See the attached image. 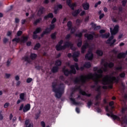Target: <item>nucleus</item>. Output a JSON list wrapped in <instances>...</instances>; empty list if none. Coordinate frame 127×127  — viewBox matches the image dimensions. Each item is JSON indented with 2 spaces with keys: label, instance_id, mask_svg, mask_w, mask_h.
I'll list each match as a JSON object with an SVG mask.
<instances>
[{
  "label": "nucleus",
  "instance_id": "nucleus-59",
  "mask_svg": "<svg viewBox=\"0 0 127 127\" xmlns=\"http://www.w3.org/2000/svg\"><path fill=\"white\" fill-rule=\"evenodd\" d=\"M27 83H28V84H29V83H31V82H32V78H28L26 80Z\"/></svg>",
  "mask_w": 127,
  "mask_h": 127
},
{
  "label": "nucleus",
  "instance_id": "nucleus-54",
  "mask_svg": "<svg viewBox=\"0 0 127 127\" xmlns=\"http://www.w3.org/2000/svg\"><path fill=\"white\" fill-rule=\"evenodd\" d=\"M74 91H77V90H81V86H76V87L73 88Z\"/></svg>",
  "mask_w": 127,
  "mask_h": 127
},
{
  "label": "nucleus",
  "instance_id": "nucleus-13",
  "mask_svg": "<svg viewBox=\"0 0 127 127\" xmlns=\"http://www.w3.org/2000/svg\"><path fill=\"white\" fill-rule=\"evenodd\" d=\"M104 66L105 68H108L109 67V68H112L115 66V64L113 62H110V63L106 62L104 64Z\"/></svg>",
  "mask_w": 127,
  "mask_h": 127
},
{
  "label": "nucleus",
  "instance_id": "nucleus-49",
  "mask_svg": "<svg viewBox=\"0 0 127 127\" xmlns=\"http://www.w3.org/2000/svg\"><path fill=\"white\" fill-rule=\"evenodd\" d=\"M73 65L74 66V68H75L77 71H79V70H80V68H79V65L77 63H75L74 65Z\"/></svg>",
  "mask_w": 127,
  "mask_h": 127
},
{
  "label": "nucleus",
  "instance_id": "nucleus-19",
  "mask_svg": "<svg viewBox=\"0 0 127 127\" xmlns=\"http://www.w3.org/2000/svg\"><path fill=\"white\" fill-rule=\"evenodd\" d=\"M25 127H33V124L30 123L29 124V120L27 119L25 122Z\"/></svg>",
  "mask_w": 127,
  "mask_h": 127
},
{
  "label": "nucleus",
  "instance_id": "nucleus-22",
  "mask_svg": "<svg viewBox=\"0 0 127 127\" xmlns=\"http://www.w3.org/2000/svg\"><path fill=\"white\" fill-rule=\"evenodd\" d=\"M96 54H97V56H99L100 57L104 55V53L103 52V51L101 50H96Z\"/></svg>",
  "mask_w": 127,
  "mask_h": 127
},
{
  "label": "nucleus",
  "instance_id": "nucleus-55",
  "mask_svg": "<svg viewBox=\"0 0 127 127\" xmlns=\"http://www.w3.org/2000/svg\"><path fill=\"white\" fill-rule=\"evenodd\" d=\"M56 21H57V19H56L55 17L53 18L51 21V24H54Z\"/></svg>",
  "mask_w": 127,
  "mask_h": 127
},
{
  "label": "nucleus",
  "instance_id": "nucleus-58",
  "mask_svg": "<svg viewBox=\"0 0 127 127\" xmlns=\"http://www.w3.org/2000/svg\"><path fill=\"white\" fill-rule=\"evenodd\" d=\"M38 36L37 34H35L34 32H33V39H37Z\"/></svg>",
  "mask_w": 127,
  "mask_h": 127
},
{
  "label": "nucleus",
  "instance_id": "nucleus-5",
  "mask_svg": "<svg viewBox=\"0 0 127 127\" xmlns=\"http://www.w3.org/2000/svg\"><path fill=\"white\" fill-rule=\"evenodd\" d=\"M71 0H66V4L71 8V10H73L71 12L72 16L76 17L78 16V15L81 12V10L80 9H77L75 10V7L77 6V4L76 3H71Z\"/></svg>",
  "mask_w": 127,
  "mask_h": 127
},
{
  "label": "nucleus",
  "instance_id": "nucleus-10",
  "mask_svg": "<svg viewBox=\"0 0 127 127\" xmlns=\"http://www.w3.org/2000/svg\"><path fill=\"white\" fill-rule=\"evenodd\" d=\"M109 113H110L111 115V118H112V119H113L114 121H116V120H117L119 122L121 121V118L117 115H114V113H113V111H109Z\"/></svg>",
  "mask_w": 127,
  "mask_h": 127
},
{
  "label": "nucleus",
  "instance_id": "nucleus-56",
  "mask_svg": "<svg viewBox=\"0 0 127 127\" xmlns=\"http://www.w3.org/2000/svg\"><path fill=\"white\" fill-rule=\"evenodd\" d=\"M100 96H101V93H99L98 94H97L95 96V100H96V101H98L99 100V99H100Z\"/></svg>",
  "mask_w": 127,
  "mask_h": 127
},
{
  "label": "nucleus",
  "instance_id": "nucleus-21",
  "mask_svg": "<svg viewBox=\"0 0 127 127\" xmlns=\"http://www.w3.org/2000/svg\"><path fill=\"white\" fill-rule=\"evenodd\" d=\"M59 70V67L55 65L52 67L51 71L53 73H57Z\"/></svg>",
  "mask_w": 127,
  "mask_h": 127
},
{
  "label": "nucleus",
  "instance_id": "nucleus-3",
  "mask_svg": "<svg viewBox=\"0 0 127 127\" xmlns=\"http://www.w3.org/2000/svg\"><path fill=\"white\" fill-rule=\"evenodd\" d=\"M119 82V79L116 77V76H111L109 75H106L104 79L102 80V84L106 86V85H109L108 86L109 89H113V85L114 83H118Z\"/></svg>",
  "mask_w": 127,
  "mask_h": 127
},
{
  "label": "nucleus",
  "instance_id": "nucleus-4",
  "mask_svg": "<svg viewBox=\"0 0 127 127\" xmlns=\"http://www.w3.org/2000/svg\"><path fill=\"white\" fill-rule=\"evenodd\" d=\"M64 41L63 40H61L59 42L58 44L56 46V49L57 51H61L62 50H65L66 48H73V46H74V44L69 41H66L65 43L62 46Z\"/></svg>",
  "mask_w": 127,
  "mask_h": 127
},
{
  "label": "nucleus",
  "instance_id": "nucleus-36",
  "mask_svg": "<svg viewBox=\"0 0 127 127\" xmlns=\"http://www.w3.org/2000/svg\"><path fill=\"white\" fill-rule=\"evenodd\" d=\"M110 32L112 34V35H116V34H117V33H118V31H116L115 30H114V29H112V28H110Z\"/></svg>",
  "mask_w": 127,
  "mask_h": 127
},
{
  "label": "nucleus",
  "instance_id": "nucleus-51",
  "mask_svg": "<svg viewBox=\"0 0 127 127\" xmlns=\"http://www.w3.org/2000/svg\"><path fill=\"white\" fill-rule=\"evenodd\" d=\"M114 105H115V102H114V101H111L109 103V106L110 107H111L112 109H114V108H115V107L113 106Z\"/></svg>",
  "mask_w": 127,
  "mask_h": 127
},
{
  "label": "nucleus",
  "instance_id": "nucleus-60",
  "mask_svg": "<svg viewBox=\"0 0 127 127\" xmlns=\"http://www.w3.org/2000/svg\"><path fill=\"white\" fill-rule=\"evenodd\" d=\"M76 22L77 25H80L81 22H82V21L80 19H77L76 21Z\"/></svg>",
  "mask_w": 127,
  "mask_h": 127
},
{
  "label": "nucleus",
  "instance_id": "nucleus-7",
  "mask_svg": "<svg viewBox=\"0 0 127 127\" xmlns=\"http://www.w3.org/2000/svg\"><path fill=\"white\" fill-rule=\"evenodd\" d=\"M94 58V54L91 50H89L85 56V59L88 61H92Z\"/></svg>",
  "mask_w": 127,
  "mask_h": 127
},
{
  "label": "nucleus",
  "instance_id": "nucleus-38",
  "mask_svg": "<svg viewBox=\"0 0 127 127\" xmlns=\"http://www.w3.org/2000/svg\"><path fill=\"white\" fill-rule=\"evenodd\" d=\"M40 115H41V111L39 110V113L35 114V120H38L40 117Z\"/></svg>",
  "mask_w": 127,
  "mask_h": 127
},
{
  "label": "nucleus",
  "instance_id": "nucleus-41",
  "mask_svg": "<svg viewBox=\"0 0 127 127\" xmlns=\"http://www.w3.org/2000/svg\"><path fill=\"white\" fill-rule=\"evenodd\" d=\"M68 30H70V34H74L76 32V29L73 27L71 29H68Z\"/></svg>",
  "mask_w": 127,
  "mask_h": 127
},
{
  "label": "nucleus",
  "instance_id": "nucleus-8",
  "mask_svg": "<svg viewBox=\"0 0 127 127\" xmlns=\"http://www.w3.org/2000/svg\"><path fill=\"white\" fill-rule=\"evenodd\" d=\"M89 47H90V44H89V43L88 42H86L83 45H82V46L81 47V53L82 54H84V53H85V52H86V50L87 48H89Z\"/></svg>",
  "mask_w": 127,
  "mask_h": 127
},
{
  "label": "nucleus",
  "instance_id": "nucleus-64",
  "mask_svg": "<svg viewBox=\"0 0 127 127\" xmlns=\"http://www.w3.org/2000/svg\"><path fill=\"white\" fill-rule=\"evenodd\" d=\"M2 111H0V121H2L3 120V116L1 114Z\"/></svg>",
  "mask_w": 127,
  "mask_h": 127
},
{
  "label": "nucleus",
  "instance_id": "nucleus-17",
  "mask_svg": "<svg viewBox=\"0 0 127 127\" xmlns=\"http://www.w3.org/2000/svg\"><path fill=\"white\" fill-rule=\"evenodd\" d=\"M54 17V15H53V13H49L47 15H45L44 17V19L45 20H47L48 18H53Z\"/></svg>",
  "mask_w": 127,
  "mask_h": 127
},
{
  "label": "nucleus",
  "instance_id": "nucleus-28",
  "mask_svg": "<svg viewBox=\"0 0 127 127\" xmlns=\"http://www.w3.org/2000/svg\"><path fill=\"white\" fill-rule=\"evenodd\" d=\"M28 40V36H25L23 37V39L20 40V42L22 43H25L27 42Z\"/></svg>",
  "mask_w": 127,
  "mask_h": 127
},
{
  "label": "nucleus",
  "instance_id": "nucleus-57",
  "mask_svg": "<svg viewBox=\"0 0 127 127\" xmlns=\"http://www.w3.org/2000/svg\"><path fill=\"white\" fill-rule=\"evenodd\" d=\"M116 70H117V71H122L123 70V66H118L116 67Z\"/></svg>",
  "mask_w": 127,
  "mask_h": 127
},
{
  "label": "nucleus",
  "instance_id": "nucleus-30",
  "mask_svg": "<svg viewBox=\"0 0 127 127\" xmlns=\"http://www.w3.org/2000/svg\"><path fill=\"white\" fill-rule=\"evenodd\" d=\"M42 31V29L41 27H38L36 29V30L33 32L35 34H37L38 33H40Z\"/></svg>",
  "mask_w": 127,
  "mask_h": 127
},
{
  "label": "nucleus",
  "instance_id": "nucleus-53",
  "mask_svg": "<svg viewBox=\"0 0 127 127\" xmlns=\"http://www.w3.org/2000/svg\"><path fill=\"white\" fill-rule=\"evenodd\" d=\"M120 77L121 78H125L126 77V73L122 72L120 74Z\"/></svg>",
  "mask_w": 127,
  "mask_h": 127
},
{
  "label": "nucleus",
  "instance_id": "nucleus-16",
  "mask_svg": "<svg viewBox=\"0 0 127 127\" xmlns=\"http://www.w3.org/2000/svg\"><path fill=\"white\" fill-rule=\"evenodd\" d=\"M84 36L87 38V40H93V39H94V36L93 34H85Z\"/></svg>",
  "mask_w": 127,
  "mask_h": 127
},
{
  "label": "nucleus",
  "instance_id": "nucleus-46",
  "mask_svg": "<svg viewBox=\"0 0 127 127\" xmlns=\"http://www.w3.org/2000/svg\"><path fill=\"white\" fill-rule=\"evenodd\" d=\"M78 42L77 43V46L79 48L82 46V39H78Z\"/></svg>",
  "mask_w": 127,
  "mask_h": 127
},
{
  "label": "nucleus",
  "instance_id": "nucleus-35",
  "mask_svg": "<svg viewBox=\"0 0 127 127\" xmlns=\"http://www.w3.org/2000/svg\"><path fill=\"white\" fill-rule=\"evenodd\" d=\"M69 100L70 101H71V102H72L73 105H79V103L76 102V100H75V99L73 98L72 97L70 98Z\"/></svg>",
  "mask_w": 127,
  "mask_h": 127
},
{
  "label": "nucleus",
  "instance_id": "nucleus-37",
  "mask_svg": "<svg viewBox=\"0 0 127 127\" xmlns=\"http://www.w3.org/2000/svg\"><path fill=\"white\" fill-rule=\"evenodd\" d=\"M75 37H79V39H82V36H83V33L80 32L78 34H75Z\"/></svg>",
  "mask_w": 127,
  "mask_h": 127
},
{
  "label": "nucleus",
  "instance_id": "nucleus-1",
  "mask_svg": "<svg viewBox=\"0 0 127 127\" xmlns=\"http://www.w3.org/2000/svg\"><path fill=\"white\" fill-rule=\"evenodd\" d=\"M103 72L104 71L102 70V69L100 68L98 69L97 73L95 72L94 74L90 73L87 76H84L82 75L80 76L79 78V77H77L74 79V80H73V82L76 85L80 84V82H81V83L84 84V83H86V80H90V79H91L90 77H99L100 78H101V77H103Z\"/></svg>",
  "mask_w": 127,
  "mask_h": 127
},
{
  "label": "nucleus",
  "instance_id": "nucleus-50",
  "mask_svg": "<svg viewBox=\"0 0 127 127\" xmlns=\"http://www.w3.org/2000/svg\"><path fill=\"white\" fill-rule=\"evenodd\" d=\"M119 28H120V26H119V25H115L113 29L117 32H119Z\"/></svg>",
  "mask_w": 127,
  "mask_h": 127
},
{
  "label": "nucleus",
  "instance_id": "nucleus-15",
  "mask_svg": "<svg viewBox=\"0 0 127 127\" xmlns=\"http://www.w3.org/2000/svg\"><path fill=\"white\" fill-rule=\"evenodd\" d=\"M54 28H55V24H51L50 25V27H47L46 29H47L49 33H50V32H51V31H52Z\"/></svg>",
  "mask_w": 127,
  "mask_h": 127
},
{
  "label": "nucleus",
  "instance_id": "nucleus-48",
  "mask_svg": "<svg viewBox=\"0 0 127 127\" xmlns=\"http://www.w3.org/2000/svg\"><path fill=\"white\" fill-rule=\"evenodd\" d=\"M122 120H123V123H124V124H127V116L122 117Z\"/></svg>",
  "mask_w": 127,
  "mask_h": 127
},
{
  "label": "nucleus",
  "instance_id": "nucleus-32",
  "mask_svg": "<svg viewBox=\"0 0 127 127\" xmlns=\"http://www.w3.org/2000/svg\"><path fill=\"white\" fill-rule=\"evenodd\" d=\"M40 47H41V45L40 44V43H38L36 44V45L34 47V50H38V49H39Z\"/></svg>",
  "mask_w": 127,
  "mask_h": 127
},
{
  "label": "nucleus",
  "instance_id": "nucleus-33",
  "mask_svg": "<svg viewBox=\"0 0 127 127\" xmlns=\"http://www.w3.org/2000/svg\"><path fill=\"white\" fill-rule=\"evenodd\" d=\"M24 97H25V94L24 93H22L20 94V99L23 102L25 101V99H24Z\"/></svg>",
  "mask_w": 127,
  "mask_h": 127
},
{
  "label": "nucleus",
  "instance_id": "nucleus-61",
  "mask_svg": "<svg viewBox=\"0 0 127 127\" xmlns=\"http://www.w3.org/2000/svg\"><path fill=\"white\" fill-rule=\"evenodd\" d=\"M80 94H81V95H82V96H86L87 93H86L85 91H83L82 90H80L79 91Z\"/></svg>",
  "mask_w": 127,
  "mask_h": 127
},
{
  "label": "nucleus",
  "instance_id": "nucleus-62",
  "mask_svg": "<svg viewBox=\"0 0 127 127\" xmlns=\"http://www.w3.org/2000/svg\"><path fill=\"white\" fill-rule=\"evenodd\" d=\"M71 38V34H68L66 35V36L65 37V39L68 40V39H70Z\"/></svg>",
  "mask_w": 127,
  "mask_h": 127
},
{
  "label": "nucleus",
  "instance_id": "nucleus-18",
  "mask_svg": "<svg viewBox=\"0 0 127 127\" xmlns=\"http://www.w3.org/2000/svg\"><path fill=\"white\" fill-rule=\"evenodd\" d=\"M82 5L84 10H88L90 8V4L88 2L83 3Z\"/></svg>",
  "mask_w": 127,
  "mask_h": 127
},
{
  "label": "nucleus",
  "instance_id": "nucleus-29",
  "mask_svg": "<svg viewBox=\"0 0 127 127\" xmlns=\"http://www.w3.org/2000/svg\"><path fill=\"white\" fill-rule=\"evenodd\" d=\"M80 56V52H74L72 54V58H78Z\"/></svg>",
  "mask_w": 127,
  "mask_h": 127
},
{
  "label": "nucleus",
  "instance_id": "nucleus-40",
  "mask_svg": "<svg viewBox=\"0 0 127 127\" xmlns=\"http://www.w3.org/2000/svg\"><path fill=\"white\" fill-rule=\"evenodd\" d=\"M49 32H48V31L45 29V31H44L41 34V36L42 37H43V36H44V35H45V34H49Z\"/></svg>",
  "mask_w": 127,
  "mask_h": 127
},
{
  "label": "nucleus",
  "instance_id": "nucleus-20",
  "mask_svg": "<svg viewBox=\"0 0 127 127\" xmlns=\"http://www.w3.org/2000/svg\"><path fill=\"white\" fill-rule=\"evenodd\" d=\"M126 58V54L125 53H120L118 54L117 56V58L118 59H122V58Z\"/></svg>",
  "mask_w": 127,
  "mask_h": 127
},
{
  "label": "nucleus",
  "instance_id": "nucleus-45",
  "mask_svg": "<svg viewBox=\"0 0 127 127\" xmlns=\"http://www.w3.org/2000/svg\"><path fill=\"white\" fill-rule=\"evenodd\" d=\"M116 41L117 40L114 39L112 42H110V43H107V44H110V46H115V45H116L115 43H116Z\"/></svg>",
  "mask_w": 127,
  "mask_h": 127
},
{
  "label": "nucleus",
  "instance_id": "nucleus-52",
  "mask_svg": "<svg viewBox=\"0 0 127 127\" xmlns=\"http://www.w3.org/2000/svg\"><path fill=\"white\" fill-rule=\"evenodd\" d=\"M127 0H123L122 1V3L123 6H126V5L127 4Z\"/></svg>",
  "mask_w": 127,
  "mask_h": 127
},
{
  "label": "nucleus",
  "instance_id": "nucleus-43",
  "mask_svg": "<svg viewBox=\"0 0 127 127\" xmlns=\"http://www.w3.org/2000/svg\"><path fill=\"white\" fill-rule=\"evenodd\" d=\"M56 32L52 33L51 35V37L52 39H53V40H55L56 39Z\"/></svg>",
  "mask_w": 127,
  "mask_h": 127
},
{
  "label": "nucleus",
  "instance_id": "nucleus-44",
  "mask_svg": "<svg viewBox=\"0 0 127 127\" xmlns=\"http://www.w3.org/2000/svg\"><path fill=\"white\" fill-rule=\"evenodd\" d=\"M12 59L11 58H9L6 62V66L7 67H9L10 65V63Z\"/></svg>",
  "mask_w": 127,
  "mask_h": 127
},
{
  "label": "nucleus",
  "instance_id": "nucleus-14",
  "mask_svg": "<svg viewBox=\"0 0 127 127\" xmlns=\"http://www.w3.org/2000/svg\"><path fill=\"white\" fill-rule=\"evenodd\" d=\"M30 104H27L24 107L23 109V113H26L27 112H28V111L30 110Z\"/></svg>",
  "mask_w": 127,
  "mask_h": 127
},
{
  "label": "nucleus",
  "instance_id": "nucleus-25",
  "mask_svg": "<svg viewBox=\"0 0 127 127\" xmlns=\"http://www.w3.org/2000/svg\"><path fill=\"white\" fill-rule=\"evenodd\" d=\"M42 20V18H41V17H40V18L37 19L33 22L34 25H37V24H38V23H40V22H41Z\"/></svg>",
  "mask_w": 127,
  "mask_h": 127
},
{
  "label": "nucleus",
  "instance_id": "nucleus-63",
  "mask_svg": "<svg viewBox=\"0 0 127 127\" xmlns=\"http://www.w3.org/2000/svg\"><path fill=\"white\" fill-rule=\"evenodd\" d=\"M9 106V103L6 102V103L4 104V109H6Z\"/></svg>",
  "mask_w": 127,
  "mask_h": 127
},
{
  "label": "nucleus",
  "instance_id": "nucleus-42",
  "mask_svg": "<svg viewBox=\"0 0 127 127\" xmlns=\"http://www.w3.org/2000/svg\"><path fill=\"white\" fill-rule=\"evenodd\" d=\"M92 105H93V102H92V100H90L87 103V107L88 109H90Z\"/></svg>",
  "mask_w": 127,
  "mask_h": 127
},
{
  "label": "nucleus",
  "instance_id": "nucleus-34",
  "mask_svg": "<svg viewBox=\"0 0 127 127\" xmlns=\"http://www.w3.org/2000/svg\"><path fill=\"white\" fill-rule=\"evenodd\" d=\"M67 26L68 27V29H71V28L73 27V25L72 24V21H68L67 23Z\"/></svg>",
  "mask_w": 127,
  "mask_h": 127
},
{
  "label": "nucleus",
  "instance_id": "nucleus-39",
  "mask_svg": "<svg viewBox=\"0 0 127 127\" xmlns=\"http://www.w3.org/2000/svg\"><path fill=\"white\" fill-rule=\"evenodd\" d=\"M20 41V39L19 38H15L12 40V42H16L17 43H19Z\"/></svg>",
  "mask_w": 127,
  "mask_h": 127
},
{
  "label": "nucleus",
  "instance_id": "nucleus-47",
  "mask_svg": "<svg viewBox=\"0 0 127 127\" xmlns=\"http://www.w3.org/2000/svg\"><path fill=\"white\" fill-rule=\"evenodd\" d=\"M114 39V36H110L109 39L107 40V43H111V41Z\"/></svg>",
  "mask_w": 127,
  "mask_h": 127
},
{
  "label": "nucleus",
  "instance_id": "nucleus-6",
  "mask_svg": "<svg viewBox=\"0 0 127 127\" xmlns=\"http://www.w3.org/2000/svg\"><path fill=\"white\" fill-rule=\"evenodd\" d=\"M70 69L71 70H69V69H65V68H63V72L66 77H68V76L71 75V74H74L75 75L77 73V71L76 70V69L74 68V65H71L70 66Z\"/></svg>",
  "mask_w": 127,
  "mask_h": 127
},
{
  "label": "nucleus",
  "instance_id": "nucleus-24",
  "mask_svg": "<svg viewBox=\"0 0 127 127\" xmlns=\"http://www.w3.org/2000/svg\"><path fill=\"white\" fill-rule=\"evenodd\" d=\"M83 66L84 68L89 69V68H91V66H92V65L91 64V63H90V62H88L85 63V64H83Z\"/></svg>",
  "mask_w": 127,
  "mask_h": 127
},
{
  "label": "nucleus",
  "instance_id": "nucleus-23",
  "mask_svg": "<svg viewBox=\"0 0 127 127\" xmlns=\"http://www.w3.org/2000/svg\"><path fill=\"white\" fill-rule=\"evenodd\" d=\"M55 66H57V67H60L61 65H62V61L60 60H58L55 61Z\"/></svg>",
  "mask_w": 127,
  "mask_h": 127
},
{
  "label": "nucleus",
  "instance_id": "nucleus-2",
  "mask_svg": "<svg viewBox=\"0 0 127 127\" xmlns=\"http://www.w3.org/2000/svg\"><path fill=\"white\" fill-rule=\"evenodd\" d=\"M57 82H53L52 83V88L53 92L55 93V97L57 98V99H60L63 94H64V91H65V86H64V84L61 83L60 84L59 87H57Z\"/></svg>",
  "mask_w": 127,
  "mask_h": 127
},
{
  "label": "nucleus",
  "instance_id": "nucleus-11",
  "mask_svg": "<svg viewBox=\"0 0 127 127\" xmlns=\"http://www.w3.org/2000/svg\"><path fill=\"white\" fill-rule=\"evenodd\" d=\"M45 8L44 7H41L39 8L37 12L38 16H41L44 13Z\"/></svg>",
  "mask_w": 127,
  "mask_h": 127
},
{
  "label": "nucleus",
  "instance_id": "nucleus-31",
  "mask_svg": "<svg viewBox=\"0 0 127 127\" xmlns=\"http://www.w3.org/2000/svg\"><path fill=\"white\" fill-rule=\"evenodd\" d=\"M100 36L102 38H109V37H110V33H105L104 34H102Z\"/></svg>",
  "mask_w": 127,
  "mask_h": 127
},
{
  "label": "nucleus",
  "instance_id": "nucleus-26",
  "mask_svg": "<svg viewBox=\"0 0 127 127\" xmlns=\"http://www.w3.org/2000/svg\"><path fill=\"white\" fill-rule=\"evenodd\" d=\"M22 60H24L25 62H27V63H30V60L29 59V58L27 56H24L22 58Z\"/></svg>",
  "mask_w": 127,
  "mask_h": 127
},
{
  "label": "nucleus",
  "instance_id": "nucleus-27",
  "mask_svg": "<svg viewBox=\"0 0 127 127\" xmlns=\"http://www.w3.org/2000/svg\"><path fill=\"white\" fill-rule=\"evenodd\" d=\"M37 58V55L36 54L31 53L30 56V58L32 60H34L36 59Z\"/></svg>",
  "mask_w": 127,
  "mask_h": 127
},
{
  "label": "nucleus",
  "instance_id": "nucleus-12",
  "mask_svg": "<svg viewBox=\"0 0 127 127\" xmlns=\"http://www.w3.org/2000/svg\"><path fill=\"white\" fill-rule=\"evenodd\" d=\"M90 25L92 26V28H93L95 31L101 29V26H97V24L94 23L93 22L90 23Z\"/></svg>",
  "mask_w": 127,
  "mask_h": 127
},
{
  "label": "nucleus",
  "instance_id": "nucleus-9",
  "mask_svg": "<svg viewBox=\"0 0 127 127\" xmlns=\"http://www.w3.org/2000/svg\"><path fill=\"white\" fill-rule=\"evenodd\" d=\"M90 78L89 79V80L90 79H92V80H93V81H94V83H95V85L96 86H98V85H99V83L100 82V80H99V79H100V77H97V76H94V77H92V76H90Z\"/></svg>",
  "mask_w": 127,
  "mask_h": 127
}]
</instances>
